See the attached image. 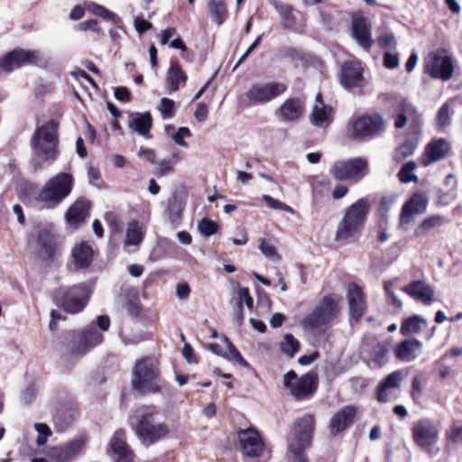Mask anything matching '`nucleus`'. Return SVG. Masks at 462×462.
Wrapping results in <instances>:
<instances>
[{
	"instance_id": "obj_9",
	"label": "nucleus",
	"mask_w": 462,
	"mask_h": 462,
	"mask_svg": "<svg viewBox=\"0 0 462 462\" xmlns=\"http://www.w3.org/2000/svg\"><path fill=\"white\" fill-rule=\"evenodd\" d=\"M414 443L429 457H436L439 452L437 446L439 439V428L431 419L423 418L416 421L411 429Z\"/></svg>"
},
{
	"instance_id": "obj_23",
	"label": "nucleus",
	"mask_w": 462,
	"mask_h": 462,
	"mask_svg": "<svg viewBox=\"0 0 462 462\" xmlns=\"http://www.w3.org/2000/svg\"><path fill=\"white\" fill-rule=\"evenodd\" d=\"M334 120L332 106L326 105L320 93L316 95L315 103L310 115V124L321 129H327Z\"/></svg>"
},
{
	"instance_id": "obj_64",
	"label": "nucleus",
	"mask_w": 462,
	"mask_h": 462,
	"mask_svg": "<svg viewBox=\"0 0 462 462\" xmlns=\"http://www.w3.org/2000/svg\"><path fill=\"white\" fill-rule=\"evenodd\" d=\"M238 295H239V299H240L239 302H242V303L245 302L246 307L251 310L254 305V300L250 296L248 289L247 288H240L238 291Z\"/></svg>"
},
{
	"instance_id": "obj_1",
	"label": "nucleus",
	"mask_w": 462,
	"mask_h": 462,
	"mask_svg": "<svg viewBox=\"0 0 462 462\" xmlns=\"http://www.w3.org/2000/svg\"><path fill=\"white\" fill-rule=\"evenodd\" d=\"M73 181V177L69 173L56 174L46 181L35 195L36 206L44 209L55 208L71 193Z\"/></svg>"
},
{
	"instance_id": "obj_51",
	"label": "nucleus",
	"mask_w": 462,
	"mask_h": 462,
	"mask_svg": "<svg viewBox=\"0 0 462 462\" xmlns=\"http://www.w3.org/2000/svg\"><path fill=\"white\" fill-rule=\"evenodd\" d=\"M417 148V143L413 141L407 140L398 147L394 153V160L401 162L406 157L412 155Z\"/></svg>"
},
{
	"instance_id": "obj_62",
	"label": "nucleus",
	"mask_w": 462,
	"mask_h": 462,
	"mask_svg": "<svg viewBox=\"0 0 462 462\" xmlns=\"http://www.w3.org/2000/svg\"><path fill=\"white\" fill-rule=\"evenodd\" d=\"M208 107L203 102H199L197 104L196 110L194 112V116L198 122H204L208 118Z\"/></svg>"
},
{
	"instance_id": "obj_37",
	"label": "nucleus",
	"mask_w": 462,
	"mask_h": 462,
	"mask_svg": "<svg viewBox=\"0 0 462 462\" xmlns=\"http://www.w3.org/2000/svg\"><path fill=\"white\" fill-rule=\"evenodd\" d=\"M187 80V77L183 71H181L180 66L176 63H172L167 71L166 77V90L169 93L175 92L178 90L180 85Z\"/></svg>"
},
{
	"instance_id": "obj_25",
	"label": "nucleus",
	"mask_w": 462,
	"mask_h": 462,
	"mask_svg": "<svg viewBox=\"0 0 462 462\" xmlns=\"http://www.w3.org/2000/svg\"><path fill=\"white\" fill-rule=\"evenodd\" d=\"M363 68L360 61L353 60L342 65L340 72V83L347 89L361 87L364 81Z\"/></svg>"
},
{
	"instance_id": "obj_12",
	"label": "nucleus",
	"mask_w": 462,
	"mask_h": 462,
	"mask_svg": "<svg viewBox=\"0 0 462 462\" xmlns=\"http://www.w3.org/2000/svg\"><path fill=\"white\" fill-rule=\"evenodd\" d=\"M286 89V84L280 81L254 82L244 94V98L247 106H263L282 95Z\"/></svg>"
},
{
	"instance_id": "obj_18",
	"label": "nucleus",
	"mask_w": 462,
	"mask_h": 462,
	"mask_svg": "<svg viewBox=\"0 0 462 462\" xmlns=\"http://www.w3.org/2000/svg\"><path fill=\"white\" fill-rule=\"evenodd\" d=\"M384 129V122L379 115L362 116L353 120L350 135L353 139L373 137Z\"/></svg>"
},
{
	"instance_id": "obj_44",
	"label": "nucleus",
	"mask_w": 462,
	"mask_h": 462,
	"mask_svg": "<svg viewBox=\"0 0 462 462\" xmlns=\"http://www.w3.org/2000/svg\"><path fill=\"white\" fill-rule=\"evenodd\" d=\"M143 237V234L142 231L141 225L137 221H133V222L129 223L127 229H126L125 245L137 246L142 242Z\"/></svg>"
},
{
	"instance_id": "obj_58",
	"label": "nucleus",
	"mask_w": 462,
	"mask_h": 462,
	"mask_svg": "<svg viewBox=\"0 0 462 462\" xmlns=\"http://www.w3.org/2000/svg\"><path fill=\"white\" fill-rule=\"evenodd\" d=\"M384 291L387 296V302L393 306L396 309H400L402 307V301L399 300V298L395 295L393 292V282H384Z\"/></svg>"
},
{
	"instance_id": "obj_5",
	"label": "nucleus",
	"mask_w": 462,
	"mask_h": 462,
	"mask_svg": "<svg viewBox=\"0 0 462 462\" xmlns=\"http://www.w3.org/2000/svg\"><path fill=\"white\" fill-rule=\"evenodd\" d=\"M103 339V334L94 324H90L82 331L73 330L65 333L60 344L67 355L79 356L101 344Z\"/></svg>"
},
{
	"instance_id": "obj_53",
	"label": "nucleus",
	"mask_w": 462,
	"mask_h": 462,
	"mask_svg": "<svg viewBox=\"0 0 462 462\" xmlns=\"http://www.w3.org/2000/svg\"><path fill=\"white\" fill-rule=\"evenodd\" d=\"M34 429L37 431L36 443L38 446L44 445L51 435V430L45 423H35Z\"/></svg>"
},
{
	"instance_id": "obj_49",
	"label": "nucleus",
	"mask_w": 462,
	"mask_h": 462,
	"mask_svg": "<svg viewBox=\"0 0 462 462\" xmlns=\"http://www.w3.org/2000/svg\"><path fill=\"white\" fill-rule=\"evenodd\" d=\"M416 169L415 162H408L404 163L398 173V177L402 183L417 181L418 177L414 173Z\"/></svg>"
},
{
	"instance_id": "obj_26",
	"label": "nucleus",
	"mask_w": 462,
	"mask_h": 462,
	"mask_svg": "<svg viewBox=\"0 0 462 462\" xmlns=\"http://www.w3.org/2000/svg\"><path fill=\"white\" fill-rule=\"evenodd\" d=\"M239 441L244 454L250 457H259L263 449V442L257 430L252 428L239 432Z\"/></svg>"
},
{
	"instance_id": "obj_40",
	"label": "nucleus",
	"mask_w": 462,
	"mask_h": 462,
	"mask_svg": "<svg viewBox=\"0 0 462 462\" xmlns=\"http://www.w3.org/2000/svg\"><path fill=\"white\" fill-rule=\"evenodd\" d=\"M445 217L441 215H430L425 217L420 225L416 227L414 235L420 237L429 233L431 229L440 226L445 223Z\"/></svg>"
},
{
	"instance_id": "obj_29",
	"label": "nucleus",
	"mask_w": 462,
	"mask_h": 462,
	"mask_svg": "<svg viewBox=\"0 0 462 462\" xmlns=\"http://www.w3.org/2000/svg\"><path fill=\"white\" fill-rule=\"evenodd\" d=\"M422 351V344L417 339H406L397 344L393 349L395 356L402 362L415 360Z\"/></svg>"
},
{
	"instance_id": "obj_13",
	"label": "nucleus",
	"mask_w": 462,
	"mask_h": 462,
	"mask_svg": "<svg viewBox=\"0 0 462 462\" xmlns=\"http://www.w3.org/2000/svg\"><path fill=\"white\" fill-rule=\"evenodd\" d=\"M91 291L86 284L61 288L56 293L58 304L68 313L75 314L81 311L89 300Z\"/></svg>"
},
{
	"instance_id": "obj_46",
	"label": "nucleus",
	"mask_w": 462,
	"mask_h": 462,
	"mask_svg": "<svg viewBox=\"0 0 462 462\" xmlns=\"http://www.w3.org/2000/svg\"><path fill=\"white\" fill-rule=\"evenodd\" d=\"M183 208L184 202L182 201L181 199L178 198L177 196H173L169 200L168 214L170 220L172 223H176L180 219Z\"/></svg>"
},
{
	"instance_id": "obj_30",
	"label": "nucleus",
	"mask_w": 462,
	"mask_h": 462,
	"mask_svg": "<svg viewBox=\"0 0 462 462\" xmlns=\"http://www.w3.org/2000/svg\"><path fill=\"white\" fill-rule=\"evenodd\" d=\"M208 348L213 353L222 356L228 360L236 361L244 367L249 366L247 361L241 356L234 344L226 337L223 338V345L213 343L208 346Z\"/></svg>"
},
{
	"instance_id": "obj_43",
	"label": "nucleus",
	"mask_w": 462,
	"mask_h": 462,
	"mask_svg": "<svg viewBox=\"0 0 462 462\" xmlns=\"http://www.w3.org/2000/svg\"><path fill=\"white\" fill-rule=\"evenodd\" d=\"M208 9L211 17L217 25H221L226 21L227 17V9L225 0H208Z\"/></svg>"
},
{
	"instance_id": "obj_15",
	"label": "nucleus",
	"mask_w": 462,
	"mask_h": 462,
	"mask_svg": "<svg viewBox=\"0 0 462 462\" xmlns=\"http://www.w3.org/2000/svg\"><path fill=\"white\" fill-rule=\"evenodd\" d=\"M368 171L367 160L363 157L336 162L331 168L332 175L338 180L358 181Z\"/></svg>"
},
{
	"instance_id": "obj_19",
	"label": "nucleus",
	"mask_w": 462,
	"mask_h": 462,
	"mask_svg": "<svg viewBox=\"0 0 462 462\" xmlns=\"http://www.w3.org/2000/svg\"><path fill=\"white\" fill-rule=\"evenodd\" d=\"M107 453L114 462H134V454L126 443V435L123 430H117L111 437Z\"/></svg>"
},
{
	"instance_id": "obj_20",
	"label": "nucleus",
	"mask_w": 462,
	"mask_h": 462,
	"mask_svg": "<svg viewBox=\"0 0 462 462\" xmlns=\"http://www.w3.org/2000/svg\"><path fill=\"white\" fill-rule=\"evenodd\" d=\"M351 35L356 43L364 50L369 51L374 41L367 19L362 14L352 16Z\"/></svg>"
},
{
	"instance_id": "obj_21",
	"label": "nucleus",
	"mask_w": 462,
	"mask_h": 462,
	"mask_svg": "<svg viewBox=\"0 0 462 462\" xmlns=\"http://www.w3.org/2000/svg\"><path fill=\"white\" fill-rule=\"evenodd\" d=\"M428 199L424 194L416 193L402 207L400 226L407 230L415 215L422 214L426 211Z\"/></svg>"
},
{
	"instance_id": "obj_3",
	"label": "nucleus",
	"mask_w": 462,
	"mask_h": 462,
	"mask_svg": "<svg viewBox=\"0 0 462 462\" xmlns=\"http://www.w3.org/2000/svg\"><path fill=\"white\" fill-rule=\"evenodd\" d=\"M160 364L152 356H145L135 362L133 368V388L143 394L155 393L161 391Z\"/></svg>"
},
{
	"instance_id": "obj_2",
	"label": "nucleus",
	"mask_w": 462,
	"mask_h": 462,
	"mask_svg": "<svg viewBox=\"0 0 462 462\" xmlns=\"http://www.w3.org/2000/svg\"><path fill=\"white\" fill-rule=\"evenodd\" d=\"M370 210V203L362 198L346 208L342 219L337 226L335 239L346 241L356 237L363 229Z\"/></svg>"
},
{
	"instance_id": "obj_41",
	"label": "nucleus",
	"mask_w": 462,
	"mask_h": 462,
	"mask_svg": "<svg viewBox=\"0 0 462 462\" xmlns=\"http://www.w3.org/2000/svg\"><path fill=\"white\" fill-rule=\"evenodd\" d=\"M272 5L280 14L283 25L287 28L294 27L296 18L293 14V7L278 0H273Z\"/></svg>"
},
{
	"instance_id": "obj_63",
	"label": "nucleus",
	"mask_w": 462,
	"mask_h": 462,
	"mask_svg": "<svg viewBox=\"0 0 462 462\" xmlns=\"http://www.w3.org/2000/svg\"><path fill=\"white\" fill-rule=\"evenodd\" d=\"M383 64L388 69H395L399 66V57L387 51L383 56Z\"/></svg>"
},
{
	"instance_id": "obj_22",
	"label": "nucleus",
	"mask_w": 462,
	"mask_h": 462,
	"mask_svg": "<svg viewBox=\"0 0 462 462\" xmlns=\"http://www.w3.org/2000/svg\"><path fill=\"white\" fill-rule=\"evenodd\" d=\"M350 316L358 320L366 310V297L363 289L356 283L351 282L346 287V293Z\"/></svg>"
},
{
	"instance_id": "obj_10",
	"label": "nucleus",
	"mask_w": 462,
	"mask_h": 462,
	"mask_svg": "<svg viewBox=\"0 0 462 462\" xmlns=\"http://www.w3.org/2000/svg\"><path fill=\"white\" fill-rule=\"evenodd\" d=\"M134 433L140 441L149 447L170 433L169 425L153 413H144L135 425Z\"/></svg>"
},
{
	"instance_id": "obj_60",
	"label": "nucleus",
	"mask_w": 462,
	"mask_h": 462,
	"mask_svg": "<svg viewBox=\"0 0 462 462\" xmlns=\"http://www.w3.org/2000/svg\"><path fill=\"white\" fill-rule=\"evenodd\" d=\"M138 157L143 161H146L152 164L156 163V152L153 149L141 147L137 153Z\"/></svg>"
},
{
	"instance_id": "obj_32",
	"label": "nucleus",
	"mask_w": 462,
	"mask_h": 462,
	"mask_svg": "<svg viewBox=\"0 0 462 462\" xmlns=\"http://www.w3.org/2000/svg\"><path fill=\"white\" fill-rule=\"evenodd\" d=\"M304 112V103L299 98H288L280 106L277 115L280 120L291 122L299 119Z\"/></svg>"
},
{
	"instance_id": "obj_59",
	"label": "nucleus",
	"mask_w": 462,
	"mask_h": 462,
	"mask_svg": "<svg viewBox=\"0 0 462 462\" xmlns=\"http://www.w3.org/2000/svg\"><path fill=\"white\" fill-rule=\"evenodd\" d=\"M377 42L380 47L389 50H394L397 45L395 37L392 32L383 33L378 37Z\"/></svg>"
},
{
	"instance_id": "obj_45",
	"label": "nucleus",
	"mask_w": 462,
	"mask_h": 462,
	"mask_svg": "<svg viewBox=\"0 0 462 462\" xmlns=\"http://www.w3.org/2000/svg\"><path fill=\"white\" fill-rule=\"evenodd\" d=\"M280 349L286 356L293 357L300 349V342L291 334H285L280 343Z\"/></svg>"
},
{
	"instance_id": "obj_11",
	"label": "nucleus",
	"mask_w": 462,
	"mask_h": 462,
	"mask_svg": "<svg viewBox=\"0 0 462 462\" xmlns=\"http://www.w3.org/2000/svg\"><path fill=\"white\" fill-rule=\"evenodd\" d=\"M283 385L294 400L306 401L312 398L317 391L318 378L312 373L298 377L293 370H290L283 376Z\"/></svg>"
},
{
	"instance_id": "obj_55",
	"label": "nucleus",
	"mask_w": 462,
	"mask_h": 462,
	"mask_svg": "<svg viewBox=\"0 0 462 462\" xmlns=\"http://www.w3.org/2000/svg\"><path fill=\"white\" fill-rule=\"evenodd\" d=\"M447 438L454 443H462V421H455L450 426Z\"/></svg>"
},
{
	"instance_id": "obj_39",
	"label": "nucleus",
	"mask_w": 462,
	"mask_h": 462,
	"mask_svg": "<svg viewBox=\"0 0 462 462\" xmlns=\"http://www.w3.org/2000/svg\"><path fill=\"white\" fill-rule=\"evenodd\" d=\"M85 8L90 14L97 15L105 21L111 22L114 23H117L120 21V19L116 14H115L112 11H109L105 6H103L97 3H95L92 1H86Z\"/></svg>"
},
{
	"instance_id": "obj_34",
	"label": "nucleus",
	"mask_w": 462,
	"mask_h": 462,
	"mask_svg": "<svg viewBox=\"0 0 462 462\" xmlns=\"http://www.w3.org/2000/svg\"><path fill=\"white\" fill-rule=\"evenodd\" d=\"M128 127L146 138L149 137V132L152 127V116L148 112L138 113L132 116L128 121Z\"/></svg>"
},
{
	"instance_id": "obj_36",
	"label": "nucleus",
	"mask_w": 462,
	"mask_h": 462,
	"mask_svg": "<svg viewBox=\"0 0 462 462\" xmlns=\"http://www.w3.org/2000/svg\"><path fill=\"white\" fill-rule=\"evenodd\" d=\"M427 320L423 317L414 315L402 321L400 331L404 336L419 334L427 328Z\"/></svg>"
},
{
	"instance_id": "obj_57",
	"label": "nucleus",
	"mask_w": 462,
	"mask_h": 462,
	"mask_svg": "<svg viewBox=\"0 0 462 462\" xmlns=\"http://www.w3.org/2000/svg\"><path fill=\"white\" fill-rule=\"evenodd\" d=\"M191 136V132L188 127L181 126L179 127L177 132L172 134L171 138L174 143L182 147H188V143L184 140L185 138H189Z\"/></svg>"
},
{
	"instance_id": "obj_35",
	"label": "nucleus",
	"mask_w": 462,
	"mask_h": 462,
	"mask_svg": "<svg viewBox=\"0 0 462 462\" xmlns=\"http://www.w3.org/2000/svg\"><path fill=\"white\" fill-rule=\"evenodd\" d=\"M93 249L85 242L76 245L72 250V257L78 268L88 267L93 260Z\"/></svg>"
},
{
	"instance_id": "obj_16",
	"label": "nucleus",
	"mask_w": 462,
	"mask_h": 462,
	"mask_svg": "<svg viewBox=\"0 0 462 462\" xmlns=\"http://www.w3.org/2000/svg\"><path fill=\"white\" fill-rule=\"evenodd\" d=\"M314 424L315 419L311 414H305L297 421L294 439L289 444V449L293 455H303L304 449L310 445Z\"/></svg>"
},
{
	"instance_id": "obj_42",
	"label": "nucleus",
	"mask_w": 462,
	"mask_h": 462,
	"mask_svg": "<svg viewBox=\"0 0 462 462\" xmlns=\"http://www.w3.org/2000/svg\"><path fill=\"white\" fill-rule=\"evenodd\" d=\"M366 352L370 360L379 366L387 362L389 349L386 343L377 342L366 349Z\"/></svg>"
},
{
	"instance_id": "obj_33",
	"label": "nucleus",
	"mask_w": 462,
	"mask_h": 462,
	"mask_svg": "<svg viewBox=\"0 0 462 462\" xmlns=\"http://www.w3.org/2000/svg\"><path fill=\"white\" fill-rule=\"evenodd\" d=\"M88 442L86 434H79L68 442L61 449V456L64 459H73L82 454Z\"/></svg>"
},
{
	"instance_id": "obj_54",
	"label": "nucleus",
	"mask_w": 462,
	"mask_h": 462,
	"mask_svg": "<svg viewBox=\"0 0 462 462\" xmlns=\"http://www.w3.org/2000/svg\"><path fill=\"white\" fill-rule=\"evenodd\" d=\"M262 199L265 201L267 206L273 209L282 210L291 214L294 213V210L289 205L273 199L270 195H263Z\"/></svg>"
},
{
	"instance_id": "obj_17",
	"label": "nucleus",
	"mask_w": 462,
	"mask_h": 462,
	"mask_svg": "<svg viewBox=\"0 0 462 462\" xmlns=\"http://www.w3.org/2000/svg\"><path fill=\"white\" fill-rule=\"evenodd\" d=\"M405 369L395 370L379 383L376 388V399L379 402H388L398 398L401 383L407 376Z\"/></svg>"
},
{
	"instance_id": "obj_8",
	"label": "nucleus",
	"mask_w": 462,
	"mask_h": 462,
	"mask_svg": "<svg viewBox=\"0 0 462 462\" xmlns=\"http://www.w3.org/2000/svg\"><path fill=\"white\" fill-rule=\"evenodd\" d=\"M455 58L447 49L430 52L423 60V71L430 78L448 81L453 78Z\"/></svg>"
},
{
	"instance_id": "obj_48",
	"label": "nucleus",
	"mask_w": 462,
	"mask_h": 462,
	"mask_svg": "<svg viewBox=\"0 0 462 462\" xmlns=\"http://www.w3.org/2000/svg\"><path fill=\"white\" fill-rule=\"evenodd\" d=\"M451 125L450 106L447 102L441 106L437 113V125L439 129L444 131Z\"/></svg>"
},
{
	"instance_id": "obj_4",
	"label": "nucleus",
	"mask_w": 462,
	"mask_h": 462,
	"mask_svg": "<svg viewBox=\"0 0 462 462\" xmlns=\"http://www.w3.org/2000/svg\"><path fill=\"white\" fill-rule=\"evenodd\" d=\"M58 144V123L50 120L39 125L31 140L34 160L40 165L43 162L55 160Z\"/></svg>"
},
{
	"instance_id": "obj_56",
	"label": "nucleus",
	"mask_w": 462,
	"mask_h": 462,
	"mask_svg": "<svg viewBox=\"0 0 462 462\" xmlns=\"http://www.w3.org/2000/svg\"><path fill=\"white\" fill-rule=\"evenodd\" d=\"M156 167L153 173L158 177H163L168 174L174 172V167L167 159H163L159 162H156Z\"/></svg>"
},
{
	"instance_id": "obj_52",
	"label": "nucleus",
	"mask_w": 462,
	"mask_h": 462,
	"mask_svg": "<svg viewBox=\"0 0 462 462\" xmlns=\"http://www.w3.org/2000/svg\"><path fill=\"white\" fill-rule=\"evenodd\" d=\"M198 229L201 235L208 237L217 232L218 225L217 224V222L209 218L204 217L199 222Z\"/></svg>"
},
{
	"instance_id": "obj_27",
	"label": "nucleus",
	"mask_w": 462,
	"mask_h": 462,
	"mask_svg": "<svg viewBox=\"0 0 462 462\" xmlns=\"http://www.w3.org/2000/svg\"><path fill=\"white\" fill-rule=\"evenodd\" d=\"M90 204L85 199H77L68 209L66 213V219L68 225L77 229L82 225L88 216Z\"/></svg>"
},
{
	"instance_id": "obj_50",
	"label": "nucleus",
	"mask_w": 462,
	"mask_h": 462,
	"mask_svg": "<svg viewBox=\"0 0 462 462\" xmlns=\"http://www.w3.org/2000/svg\"><path fill=\"white\" fill-rule=\"evenodd\" d=\"M158 110L163 119H171L176 113L175 102L171 98L162 97L158 105Z\"/></svg>"
},
{
	"instance_id": "obj_47",
	"label": "nucleus",
	"mask_w": 462,
	"mask_h": 462,
	"mask_svg": "<svg viewBox=\"0 0 462 462\" xmlns=\"http://www.w3.org/2000/svg\"><path fill=\"white\" fill-rule=\"evenodd\" d=\"M259 249L269 261L273 263H279L281 261L282 257L280 254L270 241L261 238L259 240Z\"/></svg>"
},
{
	"instance_id": "obj_38",
	"label": "nucleus",
	"mask_w": 462,
	"mask_h": 462,
	"mask_svg": "<svg viewBox=\"0 0 462 462\" xmlns=\"http://www.w3.org/2000/svg\"><path fill=\"white\" fill-rule=\"evenodd\" d=\"M401 113L395 117L394 125L396 128L404 127L409 120L413 123H417L419 121L420 116L417 114L415 107L411 104L402 101L401 103Z\"/></svg>"
},
{
	"instance_id": "obj_6",
	"label": "nucleus",
	"mask_w": 462,
	"mask_h": 462,
	"mask_svg": "<svg viewBox=\"0 0 462 462\" xmlns=\"http://www.w3.org/2000/svg\"><path fill=\"white\" fill-rule=\"evenodd\" d=\"M340 297L337 294L324 296L310 312L303 317L300 325L308 330H316L332 322L340 311Z\"/></svg>"
},
{
	"instance_id": "obj_61",
	"label": "nucleus",
	"mask_w": 462,
	"mask_h": 462,
	"mask_svg": "<svg viewBox=\"0 0 462 462\" xmlns=\"http://www.w3.org/2000/svg\"><path fill=\"white\" fill-rule=\"evenodd\" d=\"M36 395V389L33 385H28L23 391L21 393V401L24 404L31 403Z\"/></svg>"
},
{
	"instance_id": "obj_28",
	"label": "nucleus",
	"mask_w": 462,
	"mask_h": 462,
	"mask_svg": "<svg viewBox=\"0 0 462 462\" xmlns=\"http://www.w3.org/2000/svg\"><path fill=\"white\" fill-rule=\"evenodd\" d=\"M356 411L353 406H345L337 411L329 422L330 433L337 435L346 430L353 423Z\"/></svg>"
},
{
	"instance_id": "obj_31",
	"label": "nucleus",
	"mask_w": 462,
	"mask_h": 462,
	"mask_svg": "<svg viewBox=\"0 0 462 462\" xmlns=\"http://www.w3.org/2000/svg\"><path fill=\"white\" fill-rule=\"evenodd\" d=\"M403 291L425 305H430L433 301L434 289L424 281L413 282L405 286Z\"/></svg>"
},
{
	"instance_id": "obj_14",
	"label": "nucleus",
	"mask_w": 462,
	"mask_h": 462,
	"mask_svg": "<svg viewBox=\"0 0 462 462\" xmlns=\"http://www.w3.org/2000/svg\"><path fill=\"white\" fill-rule=\"evenodd\" d=\"M42 63L43 60L40 51L14 49L0 57V72L10 73L23 66Z\"/></svg>"
},
{
	"instance_id": "obj_7",
	"label": "nucleus",
	"mask_w": 462,
	"mask_h": 462,
	"mask_svg": "<svg viewBox=\"0 0 462 462\" xmlns=\"http://www.w3.org/2000/svg\"><path fill=\"white\" fill-rule=\"evenodd\" d=\"M28 245L42 262L53 261L60 254L58 237L51 227L39 226L30 235Z\"/></svg>"
},
{
	"instance_id": "obj_24",
	"label": "nucleus",
	"mask_w": 462,
	"mask_h": 462,
	"mask_svg": "<svg viewBox=\"0 0 462 462\" xmlns=\"http://www.w3.org/2000/svg\"><path fill=\"white\" fill-rule=\"evenodd\" d=\"M450 149V143L446 139L439 138L433 140L426 145L420 162L423 166L427 167L433 162L446 158L448 155Z\"/></svg>"
}]
</instances>
